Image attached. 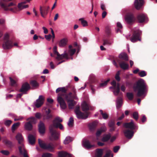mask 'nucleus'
<instances>
[{
  "label": "nucleus",
  "instance_id": "nucleus-1",
  "mask_svg": "<svg viewBox=\"0 0 157 157\" xmlns=\"http://www.w3.org/2000/svg\"><path fill=\"white\" fill-rule=\"evenodd\" d=\"M63 121V120L59 117H56L52 121V124L50 125L49 127V132L51 134V140H57L59 138V133L57 131L59 128L60 130L63 129V125L60 123Z\"/></svg>",
  "mask_w": 157,
  "mask_h": 157
},
{
  "label": "nucleus",
  "instance_id": "nucleus-2",
  "mask_svg": "<svg viewBox=\"0 0 157 157\" xmlns=\"http://www.w3.org/2000/svg\"><path fill=\"white\" fill-rule=\"evenodd\" d=\"M82 110L85 112L83 113L80 110V107L78 105H77L75 108V112L76 115V117L78 119H85L88 118L90 112L87 111L89 110H93L94 108L91 105H88L86 102L84 101L83 102L82 106Z\"/></svg>",
  "mask_w": 157,
  "mask_h": 157
},
{
  "label": "nucleus",
  "instance_id": "nucleus-3",
  "mask_svg": "<svg viewBox=\"0 0 157 157\" xmlns=\"http://www.w3.org/2000/svg\"><path fill=\"white\" fill-rule=\"evenodd\" d=\"M134 84L133 87L134 91L137 92L136 96L137 97L142 96L148 91V86L142 79L138 80Z\"/></svg>",
  "mask_w": 157,
  "mask_h": 157
},
{
  "label": "nucleus",
  "instance_id": "nucleus-4",
  "mask_svg": "<svg viewBox=\"0 0 157 157\" xmlns=\"http://www.w3.org/2000/svg\"><path fill=\"white\" fill-rule=\"evenodd\" d=\"M67 90L65 87H59L56 90V93H59L57 97V101L59 104L61 108L65 109L67 108V105L63 97L65 96Z\"/></svg>",
  "mask_w": 157,
  "mask_h": 157
},
{
  "label": "nucleus",
  "instance_id": "nucleus-5",
  "mask_svg": "<svg viewBox=\"0 0 157 157\" xmlns=\"http://www.w3.org/2000/svg\"><path fill=\"white\" fill-rule=\"evenodd\" d=\"M38 144L40 147L44 150H46L50 152H53L55 147L59 144V142L50 143L46 144L40 139L38 140Z\"/></svg>",
  "mask_w": 157,
  "mask_h": 157
},
{
  "label": "nucleus",
  "instance_id": "nucleus-6",
  "mask_svg": "<svg viewBox=\"0 0 157 157\" xmlns=\"http://www.w3.org/2000/svg\"><path fill=\"white\" fill-rule=\"evenodd\" d=\"M13 42L9 39V36L8 34L5 35L4 37V42L2 45L4 49H8L11 48L13 46Z\"/></svg>",
  "mask_w": 157,
  "mask_h": 157
},
{
  "label": "nucleus",
  "instance_id": "nucleus-7",
  "mask_svg": "<svg viewBox=\"0 0 157 157\" xmlns=\"http://www.w3.org/2000/svg\"><path fill=\"white\" fill-rule=\"evenodd\" d=\"M141 34V32L140 30L137 29L133 31V34L130 38V40L132 42H135L137 40L140 41V36Z\"/></svg>",
  "mask_w": 157,
  "mask_h": 157
},
{
  "label": "nucleus",
  "instance_id": "nucleus-8",
  "mask_svg": "<svg viewBox=\"0 0 157 157\" xmlns=\"http://www.w3.org/2000/svg\"><path fill=\"white\" fill-rule=\"evenodd\" d=\"M123 126L126 128L129 129L130 130H135V132L138 129V126L134 123L132 120L130 122L124 123Z\"/></svg>",
  "mask_w": 157,
  "mask_h": 157
},
{
  "label": "nucleus",
  "instance_id": "nucleus-9",
  "mask_svg": "<svg viewBox=\"0 0 157 157\" xmlns=\"http://www.w3.org/2000/svg\"><path fill=\"white\" fill-rule=\"evenodd\" d=\"M125 20L129 24H131L134 22L136 20L134 14L132 12H128L126 15Z\"/></svg>",
  "mask_w": 157,
  "mask_h": 157
},
{
  "label": "nucleus",
  "instance_id": "nucleus-10",
  "mask_svg": "<svg viewBox=\"0 0 157 157\" xmlns=\"http://www.w3.org/2000/svg\"><path fill=\"white\" fill-rule=\"evenodd\" d=\"M53 52L54 54L56 55L57 56L56 57V59L58 60L62 59L63 58H65L67 59H69L68 54L65 53L63 54H60L57 51V47L55 46L53 48Z\"/></svg>",
  "mask_w": 157,
  "mask_h": 157
},
{
  "label": "nucleus",
  "instance_id": "nucleus-11",
  "mask_svg": "<svg viewBox=\"0 0 157 157\" xmlns=\"http://www.w3.org/2000/svg\"><path fill=\"white\" fill-rule=\"evenodd\" d=\"M111 84L113 86L114 94L115 96H117L120 92V84L118 83H117L116 81L114 80L111 82Z\"/></svg>",
  "mask_w": 157,
  "mask_h": 157
},
{
  "label": "nucleus",
  "instance_id": "nucleus-12",
  "mask_svg": "<svg viewBox=\"0 0 157 157\" xmlns=\"http://www.w3.org/2000/svg\"><path fill=\"white\" fill-rule=\"evenodd\" d=\"M16 138L18 141V143L20 145L18 146V149L20 147L21 149L25 148L24 145L23 144L24 139L21 134L18 133L17 134Z\"/></svg>",
  "mask_w": 157,
  "mask_h": 157
},
{
  "label": "nucleus",
  "instance_id": "nucleus-13",
  "mask_svg": "<svg viewBox=\"0 0 157 157\" xmlns=\"http://www.w3.org/2000/svg\"><path fill=\"white\" fill-rule=\"evenodd\" d=\"M30 89V86L29 84L28 83L25 82L22 84L21 88L19 90V92L24 94H26V92Z\"/></svg>",
  "mask_w": 157,
  "mask_h": 157
},
{
  "label": "nucleus",
  "instance_id": "nucleus-14",
  "mask_svg": "<svg viewBox=\"0 0 157 157\" xmlns=\"http://www.w3.org/2000/svg\"><path fill=\"white\" fill-rule=\"evenodd\" d=\"M44 100V98L42 95L39 96V98L36 100L35 104L36 108L40 107L43 104Z\"/></svg>",
  "mask_w": 157,
  "mask_h": 157
},
{
  "label": "nucleus",
  "instance_id": "nucleus-15",
  "mask_svg": "<svg viewBox=\"0 0 157 157\" xmlns=\"http://www.w3.org/2000/svg\"><path fill=\"white\" fill-rule=\"evenodd\" d=\"M6 2H0V6L2 8H3L5 10H9L8 7H9L15 6V4L13 2H10L9 4H7Z\"/></svg>",
  "mask_w": 157,
  "mask_h": 157
},
{
  "label": "nucleus",
  "instance_id": "nucleus-16",
  "mask_svg": "<svg viewBox=\"0 0 157 157\" xmlns=\"http://www.w3.org/2000/svg\"><path fill=\"white\" fill-rule=\"evenodd\" d=\"M125 136L129 139H131L134 135V132L129 129H125L124 131Z\"/></svg>",
  "mask_w": 157,
  "mask_h": 157
},
{
  "label": "nucleus",
  "instance_id": "nucleus-17",
  "mask_svg": "<svg viewBox=\"0 0 157 157\" xmlns=\"http://www.w3.org/2000/svg\"><path fill=\"white\" fill-rule=\"evenodd\" d=\"M50 9L49 6H44L42 7L41 6H40V14L43 17H44V15H47Z\"/></svg>",
  "mask_w": 157,
  "mask_h": 157
},
{
  "label": "nucleus",
  "instance_id": "nucleus-18",
  "mask_svg": "<svg viewBox=\"0 0 157 157\" xmlns=\"http://www.w3.org/2000/svg\"><path fill=\"white\" fill-rule=\"evenodd\" d=\"M147 18L146 15L143 13L138 14L137 17V20L139 23H142L144 22Z\"/></svg>",
  "mask_w": 157,
  "mask_h": 157
},
{
  "label": "nucleus",
  "instance_id": "nucleus-19",
  "mask_svg": "<svg viewBox=\"0 0 157 157\" xmlns=\"http://www.w3.org/2000/svg\"><path fill=\"white\" fill-rule=\"evenodd\" d=\"M39 132L41 134H44L45 132V124L42 121H40L38 126Z\"/></svg>",
  "mask_w": 157,
  "mask_h": 157
},
{
  "label": "nucleus",
  "instance_id": "nucleus-20",
  "mask_svg": "<svg viewBox=\"0 0 157 157\" xmlns=\"http://www.w3.org/2000/svg\"><path fill=\"white\" fill-rule=\"evenodd\" d=\"M143 4V0H135L134 2L135 8L137 10H139L142 6Z\"/></svg>",
  "mask_w": 157,
  "mask_h": 157
},
{
  "label": "nucleus",
  "instance_id": "nucleus-21",
  "mask_svg": "<svg viewBox=\"0 0 157 157\" xmlns=\"http://www.w3.org/2000/svg\"><path fill=\"white\" fill-rule=\"evenodd\" d=\"M118 61L121 68L124 70L128 69L129 65L128 64L126 63V61H119V60H118Z\"/></svg>",
  "mask_w": 157,
  "mask_h": 157
},
{
  "label": "nucleus",
  "instance_id": "nucleus-22",
  "mask_svg": "<svg viewBox=\"0 0 157 157\" xmlns=\"http://www.w3.org/2000/svg\"><path fill=\"white\" fill-rule=\"evenodd\" d=\"M45 114L43 115L44 119H49L52 117V115L50 113L51 111L49 109H48L47 110H45Z\"/></svg>",
  "mask_w": 157,
  "mask_h": 157
},
{
  "label": "nucleus",
  "instance_id": "nucleus-23",
  "mask_svg": "<svg viewBox=\"0 0 157 157\" xmlns=\"http://www.w3.org/2000/svg\"><path fill=\"white\" fill-rule=\"evenodd\" d=\"M119 57L121 59L120 61H127L128 60V55L126 53H121L119 55Z\"/></svg>",
  "mask_w": 157,
  "mask_h": 157
},
{
  "label": "nucleus",
  "instance_id": "nucleus-24",
  "mask_svg": "<svg viewBox=\"0 0 157 157\" xmlns=\"http://www.w3.org/2000/svg\"><path fill=\"white\" fill-rule=\"evenodd\" d=\"M28 137L29 143L31 145L34 144L36 141V138L35 136L33 135L29 134Z\"/></svg>",
  "mask_w": 157,
  "mask_h": 157
},
{
  "label": "nucleus",
  "instance_id": "nucleus-25",
  "mask_svg": "<svg viewBox=\"0 0 157 157\" xmlns=\"http://www.w3.org/2000/svg\"><path fill=\"white\" fill-rule=\"evenodd\" d=\"M83 145L86 148L89 149L94 147V145L90 144V141L88 140H86L83 142Z\"/></svg>",
  "mask_w": 157,
  "mask_h": 157
},
{
  "label": "nucleus",
  "instance_id": "nucleus-26",
  "mask_svg": "<svg viewBox=\"0 0 157 157\" xmlns=\"http://www.w3.org/2000/svg\"><path fill=\"white\" fill-rule=\"evenodd\" d=\"M68 104V106L69 109H72L76 104L75 102L73 100H68L67 101Z\"/></svg>",
  "mask_w": 157,
  "mask_h": 157
},
{
  "label": "nucleus",
  "instance_id": "nucleus-27",
  "mask_svg": "<svg viewBox=\"0 0 157 157\" xmlns=\"http://www.w3.org/2000/svg\"><path fill=\"white\" fill-rule=\"evenodd\" d=\"M67 42V40L66 38L62 39L59 42V45L60 47H63L66 46Z\"/></svg>",
  "mask_w": 157,
  "mask_h": 157
},
{
  "label": "nucleus",
  "instance_id": "nucleus-28",
  "mask_svg": "<svg viewBox=\"0 0 157 157\" xmlns=\"http://www.w3.org/2000/svg\"><path fill=\"white\" fill-rule=\"evenodd\" d=\"M122 99L121 97H118L117 100L116 107L117 109H119L122 105Z\"/></svg>",
  "mask_w": 157,
  "mask_h": 157
},
{
  "label": "nucleus",
  "instance_id": "nucleus-29",
  "mask_svg": "<svg viewBox=\"0 0 157 157\" xmlns=\"http://www.w3.org/2000/svg\"><path fill=\"white\" fill-rule=\"evenodd\" d=\"M98 124V122L96 121H94L89 125V127L91 131L94 130L96 128Z\"/></svg>",
  "mask_w": 157,
  "mask_h": 157
},
{
  "label": "nucleus",
  "instance_id": "nucleus-30",
  "mask_svg": "<svg viewBox=\"0 0 157 157\" xmlns=\"http://www.w3.org/2000/svg\"><path fill=\"white\" fill-rule=\"evenodd\" d=\"M103 154V150L102 149L98 148L96 150V157H102Z\"/></svg>",
  "mask_w": 157,
  "mask_h": 157
},
{
  "label": "nucleus",
  "instance_id": "nucleus-31",
  "mask_svg": "<svg viewBox=\"0 0 157 157\" xmlns=\"http://www.w3.org/2000/svg\"><path fill=\"white\" fill-rule=\"evenodd\" d=\"M19 151L21 154L23 155V157H29L27 153V152L25 148L21 149L19 148Z\"/></svg>",
  "mask_w": 157,
  "mask_h": 157
},
{
  "label": "nucleus",
  "instance_id": "nucleus-32",
  "mask_svg": "<svg viewBox=\"0 0 157 157\" xmlns=\"http://www.w3.org/2000/svg\"><path fill=\"white\" fill-rule=\"evenodd\" d=\"M30 85L34 88H37L39 86V83L35 80H31L30 82Z\"/></svg>",
  "mask_w": 157,
  "mask_h": 157
},
{
  "label": "nucleus",
  "instance_id": "nucleus-33",
  "mask_svg": "<svg viewBox=\"0 0 157 157\" xmlns=\"http://www.w3.org/2000/svg\"><path fill=\"white\" fill-rule=\"evenodd\" d=\"M58 157H70V154L66 152H59L58 153Z\"/></svg>",
  "mask_w": 157,
  "mask_h": 157
},
{
  "label": "nucleus",
  "instance_id": "nucleus-34",
  "mask_svg": "<svg viewBox=\"0 0 157 157\" xmlns=\"http://www.w3.org/2000/svg\"><path fill=\"white\" fill-rule=\"evenodd\" d=\"M111 135L110 133L105 135L102 138L101 140L103 142H106L108 141L110 138Z\"/></svg>",
  "mask_w": 157,
  "mask_h": 157
},
{
  "label": "nucleus",
  "instance_id": "nucleus-35",
  "mask_svg": "<svg viewBox=\"0 0 157 157\" xmlns=\"http://www.w3.org/2000/svg\"><path fill=\"white\" fill-rule=\"evenodd\" d=\"M3 142L7 146L9 147H11L13 146L12 142L10 140L7 139H5L3 140Z\"/></svg>",
  "mask_w": 157,
  "mask_h": 157
},
{
  "label": "nucleus",
  "instance_id": "nucleus-36",
  "mask_svg": "<svg viewBox=\"0 0 157 157\" xmlns=\"http://www.w3.org/2000/svg\"><path fill=\"white\" fill-rule=\"evenodd\" d=\"M25 129L28 131H31L33 128V125L32 124H30L29 122H26L25 125Z\"/></svg>",
  "mask_w": 157,
  "mask_h": 157
},
{
  "label": "nucleus",
  "instance_id": "nucleus-37",
  "mask_svg": "<svg viewBox=\"0 0 157 157\" xmlns=\"http://www.w3.org/2000/svg\"><path fill=\"white\" fill-rule=\"evenodd\" d=\"M28 7L29 5H24L23 2L19 3L18 5V7L19 9V10H21L23 9L27 8Z\"/></svg>",
  "mask_w": 157,
  "mask_h": 157
},
{
  "label": "nucleus",
  "instance_id": "nucleus-38",
  "mask_svg": "<svg viewBox=\"0 0 157 157\" xmlns=\"http://www.w3.org/2000/svg\"><path fill=\"white\" fill-rule=\"evenodd\" d=\"M110 80V79L108 78L107 80L104 82L102 81L101 82H102L100 84L99 86L98 87V88L103 87L106 86L107 85V83Z\"/></svg>",
  "mask_w": 157,
  "mask_h": 157
},
{
  "label": "nucleus",
  "instance_id": "nucleus-39",
  "mask_svg": "<svg viewBox=\"0 0 157 157\" xmlns=\"http://www.w3.org/2000/svg\"><path fill=\"white\" fill-rule=\"evenodd\" d=\"M106 130V128L104 127L101 128L98 130L96 133L97 136H100L102 132H105Z\"/></svg>",
  "mask_w": 157,
  "mask_h": 157
},
{
  "label": "nucleus",
  "instance_id": "nucleus-40",
  "mask_svg": "<svg viewBox=\"0 0 157 157\" xmlns=\"http://www.w3.org/2000/svg\"><path fill=\"white\" fill-rule=\"evenodd\" d=\"M20 124V123L19 122L14 123L12 127V131L13 132L19 127Z\"/></svg>",
  "mask_w": 157,
  "mask_h": 157
},
{
  "label": "nucleus",
  "instance_id": "nucleus-41",
  "mask_svg": "<svg viewBox=\"0 0 157 157\" xmlns=\"http://www.w3.org/2000/svg\"><path fill=\"white\" fill-rule=\"evenodd\" d=\"M79 20L81 21V24L83 27H86L88 25L87 22L83 18H81L79 19Z\"/></svg>",
  "mask_w": 157,
  "mask_h": 157
},
{
  "label": "nucleus",
  "instance_id": "nucleus-42",
  "mask_svg": "<svg viewBox=\"0 0 157 157\" xmlns=\"http://www.w3.org/2000/svg\"><path fill=\"white\" fill-rule=\"evenodd\" d=\"M100 112L104 119H106L108 118L109 115L107 113L105 112L104 113L102 110H100Z\"/></svg>",
  "mask_w": 157,
  "mask_h": 157
},
{
  "label": "nucleus",
  "instance_id": "nucleus-43",
  "mask_svg": "<svg viewBox=\"0 0 157 157\" xmlns=\"http://www.w3.org/2000/svg\"><path fill=\"white\" fill-rule=\"evenodd\" d=\"M71 138L70 136L67 137L63 142V143L66 144H69L72 141Z\"/></svg>",
  "mask_w": 157,
  "mask_h": 157
},
{
  "label": "nucleus",
  "instance_id": "nucleus-44",
  "mask_svg": "<svg viewBox=\"0 0 157 157\" xmlns=\"http://www.w3.org/2000/svg\"><path fill=\"white\" fill-rule=\"evenodd\" d=\"M68 125L70 127H72L74 125V119L73 117H71L69 119Z\"/></svg>",
  "mask_w": 157,
  "mask_h": 157
},
{
  "label": "nucleus",
  "instance_id": "nucleus-45",
  "mask_svg": "<svg viewBox=\"0 0 157 157\" xmlns=\"http://www.w3.org/2000/svg\"><path fill=\"white\" fill-rule=\"evenodd\" d=\"M126 96L130 100H132L134 97V95L132 93H127Z\"/></svg>",
  "mask_w": 157,
  "mask_h": 157
},
{
  "label": "nucleus",
  "instance_id": "nucleus-46",
  "mask_svg": "<svg viewBox=\"0 0 157 157\" xmlns=\"http://www.w3.org/2000/svg\"><path fill=\"white\" fill-rule=\"evenodd\" d=\"M133 118L136 121H137L138 119V114L136 112L133 113L132 114Z\"/></svg>",
  "mask_w": 157,
  "mask_h": 157
},
{
  "label": "nucleus",
  "instance_id": "nucleus-47",
  "mask_svg": "<svg viewBox=\"0 0 157 157\" xmlns=\"http://www.w3.org/2000/svg\"><path fill=\"white\" fill-rule=\"evenodd\" d=\"M103 45L104 46L106 44L111 45V43L110 42L109 40L108 39H103Z\"/></svg>",
  "mask_w": 157,
  "mask_h": 157
},
{
  "label": "nucleus",
  "instance_id": "nucleus-48",
  "mask_svg": "<svg viewBox=\"0 0 157 157\" xmlns=\"http://www.w3.org/2000/svg\"><path fill=\"white\" fill-rule=\"evenodd\" d=\"M105 32L108 36H110L111 34V31L109 27L108 26H106L105 27Z\"/></svg>",
  "mask_w": 157,
  "mask_h": 157
},
{
  "label": "nucleus",
  "instance_id": "nucleus-49",
  "mask_svg": "<svg viewBox=\"0 0 157 157\" xmlns=\"http://www.w3.org/2000/svg\"><path fill=\"white\" fill-rule=\"evenodd\" d=\"M117 26L118 28V29H117L116 30L117 33L121 32L120 29L122 28V26L120 22H117Z\"/></svg>",
  "mask_w": 157,
  "mask_h": 157
},
{
  "label": "nucleus",
  "instance_id": "nucleus-50",
  "mask_svg": "<svg viewBox=\"0 0 157 157\" xmlns=\"http://www.w3.org/2000/svg\"><path fill=\"white\" fill-rule=\"evenodd\" d=\"M120 74V71H118L117 72L116 74V75L115 76V79H116V80L118 82L120 81V78L119 76Z\"/></svg>",
  "mask_w": 157,
  "mask_h": 157
},
{
  "label": "nucleus",
  "instance_id": "nucleus-51",
  "mask_svg": "<svg viewBox=\"0 0 157 157\" xmlns=\"http://www.w3.org/2000/svg\"><path fill=\"white\" fill-rule=\"evenodd\" d=\"M111 153L112 151L110 150H108L106 152L105 155L108 157H109L110 156H111V157H113V154H111Z\"/></svg>",
  "mask_w": 157,
  "mask_h": 157
},
{
  "label": "nucleus",
  "instance_id": "nucleus-52",
  "mask_svg": "<svg viewBox=\"0 0 157 157\" xmlns=\"http://www.w3.org/2000/svg\"><path fill=\"white\" fill-rule=\"evenodd\" d=\"M30 121L28 122H29L30 124H35L36 122V121L34 117H32L30 118Z\"/></svg>",
  "mask_w": 157,
  "mask_h": 157
},
{
  "label": "nucleus",
  "instance_id": "nucleus-53",
  "mask_svg": "<svg viewBox=\"0 0 157 157\" xmlns=\"http://www.w3.org/2000/svg\"><path fill=\"white\" fill-rule=\"evenodd\" d=\"M139 75L141 77H143L147 75L146 72L144 71H142L138 73Z\"/></svg>",
  "mask_w": 157,
  "mask_h": 157
},
{
  "label": "nucleus",
  "instance_id": "nucleus-54",
  "mask_svg": "<svg viewBox=\"0 0 157 157\" xmlns=\"http://www.w3.org/2000/svg\"><path fill=\"white\" fill-rule=\"evenodd\" d=\"M10 80V84L11 86H15L16 84V81L12 79L11 77H9Z\"/></svg>",
  "mask_w": 157,
  "mask_h": 157
},
{
  "label": "nucleus",
  "instance_id": "nucleus-55",
  "mask_svg": "<svg viewBox=\"0 0 157 157\" xmlns=\"http://www.w3.org/2000/svg\"><path fill=\"white\" fill-rule=\"evenodd\" d=\"M52 155V154L48 153H44L42 155V157H51Z\"/></svg>",
  "mask_w": 157,
  "mask_h": 157
},
{
  "label": "nucleus",
  "instance_id": "nucleus-56",
  "mask_svg": "<svg viewBox=\"0 0 157 157\" xmlns=\"http://www.w3.org/2000/svg\"><path fill=\"white\" fill-rule=\"evenodd\" d=\"M12 121L10 120H7L4 123L7 126H9L12 123Z\"/></svg>",
  "mask_w": 157,
  "mask_h": 157
},
{
  "label": "nucleus",
  "instance_id": "nucleus-57",
  "mask_svg": "<svg viewBox=\"0 0 157 157\" xmlns=\"http://www.w3.org/2000/svg\"><path fill=\"white\" fill-rule=\"evenodd\" d=\"M120 147L119 146H115L113 149V151L114 153H117L118 152V151L120 149Z\"/></svg>",
  "mask_w": 157,
  "mask_h": 157
},
{
  "label": "nucleus",
  "instance_id": "nucleus-58",
  "mask_svg": "<svg viewBox=\"0 0 157 157\" xmlns=\"http://www.w3.org/2000/svg\"><path fill=\"white\" fill-rule=\"evenodd\" d=\"M1 153L6 155H8L10 154L9 152L6 150H2L1 151Z\"/></svg>",
  "mask_w": 157,
  "mask_h": 157
},
{
  "label": "nucleus",
  "instance_id": "nucleus-59",
  "mask_svg": "<svg viewBox=\"0 0 157 157\" xmlns=\"http://www.w3.org/2000/svg\"><path fill=\"white\" fill-rule=\"evenodd\" d=\"M109 127H114L115 122L113 121H110L109 123Z\"/></svg>",
  "mask_w": 157,
  "mask_h": 157
},
{
  "label": "nucleus",
  "instance_id": "nucleus-60",
  "mask_svg": "<svg viewBox=\"0 0 157 157\" xmlns=\"http://www.w3.org/2000/svg\"><path fill=\"white\" fill-rule=\"evenodd\" d=\"M76 52V50L75 49H71L69 51V53L70 54V55L71 56H72Z\"/></svg>",
  "mask_w": 157,
  "mask_h": 157
},
{
  "label": "nucleus",
  "instance_id": "nucleus-61",
  "mask_svg": "<svg viewBox=\"0 0 157 157\" xmlns=\"http://www.w3.org/2000/svg\"><path fill=\"white\" fill-rule=\"evenodd\" d=\"M35 117L37 119H40L41 118V115L40 113H36L35 115Z\"/></svg>",
  "mask_w": 157,
  "mask_h": 157
},
{
  "label": "nucleus",
  "instance_id": "nucleus-62",
  "mask_svg": "<svg viewBox=\"0 0 157 157\" xmlns=\"http://www.w3.org/2000/svg\"><path fill=\"white\" fill-rule=\"evenodd\" d=\"M52 37V35L51 34H49L48 35H45V37L46 38V39L48 40H50Z\"/></svg>",
  "mask_w": 157,
  "mask_h": 157
},
{
  "label": "nucleus",
  "instance_id": "nucleus-63",
  "mask_svg": "<svg viewBox=\"0 0 157 157\" xmlns=\"http://www.w3.org/2000/svg\"><path fill=\"white\" fill-rule=\"evenodd\" d=\"M90 88L91 89L92 91V93L93 94H94L95 93V90L94 89V86L92 85H90Z\"/></svg>",
  "mask_w": 157,
  "mask_h": 157
},
{
  "label": "nucleus",
  "instance_id": "nucleus-64",
  "mask_svg": "<svg viewBox=\"0 0 157 157\" xmlns=\"http://www.w3.org/2000/svg\"><path fill=\"white\" fill-rule=\"evenodd\" d=\"M72 91L74 93V94L72 97V98L75 99L76 97V91L74 87L72 89Z\"/></svg>",
  "mask_w": 157,
  "mask_h": 157
}]
</instances>
